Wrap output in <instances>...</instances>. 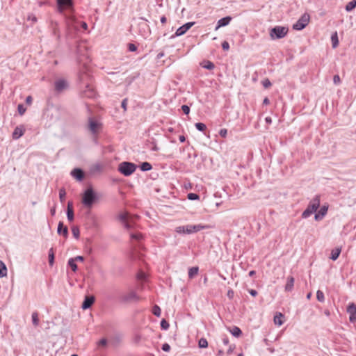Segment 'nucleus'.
<instances>
[{"mask_svg":"<svg viewBox=\"0 0 356 356\" xmlns=\"http://www.w3.org/2000/svg\"><path fill=\"white\" fill-rule=\"evenodd\" d=\"M49 28L51 30L52 35L56 37L58 41L60 39V32L58 28V23L53 19L50 20Z\"/></svg>","mask_w":356,"mask_h":356,"instance_id":"nucleus-11","label":"nucleus"},{"mask_svg":"<svg viewBox=\"0 0 356 356\" xmlns=\"http://www.w3.org/2000/svg\"><path fill=\"white\" fill-rule=\"evenodd\" d=\"M32 101H33V99H32V97L31 96H28L26 98V103L29 105H31V103H32Z\"/></svg>","mask_w":356,"mask_h":356,"instance_id":"nucleus-60","label":"nucleus"},{"mask_svg":"<svg viewBox=\"0 0 356 356\" xmlns=\"http://www.w3.org/2000/svg\"><path fill=\"white\" fill-rule=\"evenodd\" d=\"M128 49L129 51H136L137 50V47L133 43H129Z\"/></svg>","mask_w":356,"mask_h":356,"instance_id":"nucleus-50","label":"nucleus"},{"mask_svg":"<svg viewBox=\"0 0 356 356\" xmlns=\"http://www.w3.org/2000/svg\"><path fill=\"white\" fill-rule=\"evenodd\" d=\"M28 20L31 21L33 23H35L37 22V17L33 15H30L28 17Z\"/></svg>","mask_w":356,"mask_h":356,"instance_id":"nucleus-57","label":"nucleus"},{"mask_svg":"<svg viewBox=\"0 0 356 356\" xmlns=\"http://www.w3.org/2000/svg\"><path fill=\"white\" fill-rule=\"evenodd\" d=\"M331 41H332V45L333 48H336L339 45V40H338V35L337 32H334L331 35Z\"/></svg>","mask_w":356,"mask_h":356,"instance_id":"nucleus-27","label":"nucleus"},{"mask_svg":"<svg viewBox=\"0 0 356 356\" xmlns=\"http://www.w3.org/2000/svg\"><path fill=\"white\" fill-rule=\"evenodd\" d=\"M68 266L72 268L74 272L77 270V265L76 264V261L72 258H70L67 262Z\"/></svg>","mask_w":356,"mask_h":356,"instance_id":"nucleus-34","label":"nucleus"},{"mask_svg":"<svg viewBox=\"0 0 356 356\" xmlns=\"http://www.w3.org/2000/svg\"><path fill=\"white\" fill-rule=\"evenodd\" d=\"M222 341L224 345L227 346L229 344V339L228 337L225 334L222 336Z\"/></svg>","mask_w":356,"mask_h":356,"instance_id":"nucleus-56","label":"nucleus"},{"mask_svg":"<svg viewBox=\"0 0 356 356\" xmlns=\"http://www.w3.org/2000/svg\"><path fill=\"white\" fill-rule=\"evenodd\" d=\"M327 207L323 206L318 213L315 214L314 218L316 220H321L327 213Z\"/></svg>","mask_w":356,"mask_h":356,"instance_id":"nucleus-21","label":"nucleus"},{"mask_svg":"<svg viewBox=\"0 0 356 356\" xmlns=\"http://www.w3.org/2000/svg\"><path fill=\"white\" fill-rule=\"evenodd\" d=\"M195 127L200 131H204L207 129L206 124H204V123H202V122H197V123H195Z\"/></svg>","mask_w":356,"mask_h":356,"instance_id":"nucleus-39","label":"nucleus"},{"mask_svg":"<svg viewBox=\"0 0 356 356\" xmlns=\"http://www.w3.org/2000/svg\"><path fill=\"white\" fill-rule=\"evenodd\" d=\"M140 168L142 171H149L150 170H152V165L148 163V162H143L141 163V165H140Z\"/></svg>","mask_w":356,"mask_h":356,"instance_id":"nucleus-33","label":"nucleus"},{"mask_svg":"<svg viewBox=\"0 0 356 356\" xmlns=\"http://www.w3.org/2000/svg\"><path fill=\"white\" fill-rule=\"evenodd\" d=\"M169 323L165 319H162L161 321V327L162 330H166L169 328Z\"/></svg>","mask_w":356,"mask_h":356,"instance_id":"nucleus-42","label":"nucleus"},{"mask_svg":"<svg viewBox=\"0 0 356 356\" xmlns=\"http://www.w3.org/2000/svg\"><path fill=\"white\" fill-rule=\"evenodd\" d=\"M26 108L24 106L23 104H19L17 106V111L20 115H22L26 112Z\"/></svg>","mask_w":356,"mask_h":356,"instance_id":"nucleus-46","label":"nucleus"},{"mask_svg":"<svg viewBox=\"0 0 356 356\" xmlns=\"http://www.w3.org/2000/svg\"><path fill=\"white\" fill-rule=\"evenodd\" d=\"M181 110L184 112V114L188 115L190 113V108L187 105H182L181 106Z\"/></svg>","mask_w":356,"mask_h":356,"instance_id":"nucleus-49","label":"nucleus"},{"mask_svg":"<svg viewBox=\"0 0 356 356\" xmlns=\"http://www.w3.org/2000/svg\"><path fill=\"white\" fill-rule=\"evenodd\" d=\"M72 232L75 238L78 239L79 238L80 231L77 226H73L72 227Z\"/></svg>","mask_w":356,"mask_h":356,"instance_id":"nucleus-36","label":"nucleus"},{"mask_svg":"<svg viewBox=\"0 0 356 356\" xmlns=\"http://www.w3.org/2000/svg\"><path fill=\"white\" fill-rule=\"evenodd\" d=\"M119 219L120 220L124 223L126 221H127V213H121L120 214L119 216Z\"/></svg>","mask_w":356,"mask_h":356,"instance_id":"nucleus-47","label":"nucleus"},{"mask_svg":"<svg viewBox=\"0 0 356 356\" xmlns=\"http://www.w3.org/2000/svg\"><path fill=\"white\" fill-rule=\"evenodd\" d=\"M231 20H232V17L229 16H227V17L220 19L218 21L217 26L216 27V30H218L220 27L225 26L228 25L230 23Z\"/></svg>","mask_w":356,"mask_h":356,"instance_id":"nucleus-20","label":"nucleus"},{"mask_svg":"<svg viewBox=\"0 0 356 356\" xmlns=\"http://www.w3.org/2000/svg\"><path fill=\"white\" fill-rule=\"evenodd\" d=\"M86 90H84V95L88 97H93L95 95V92L92 88H90L88 83L86 84Z\"/></svg>","mask_w":356,"mask_h":356,"instance_id":"nucleus-23","label":"nucleus"},{"mask_svg":"<svg viewBox=\"0 0 356 356\" xmlns=\"http://www.w3.org/2000/svg\"><path fill=\"white\" fill-rule=\"evenodd\" d=\"M95 299L93 296H86V298L82 303L81 308L83 309H87L90 308L95 302Z\"/></svg>","mask_w":356,"mask_h":356,"instance_id":"nucleus-17","label":"nucleus"},{"mask_svg":"<svg viewBox=\"0 0 356 356\" xmlns=\"http://www.w3.org/2000/svg\"><path fill=\"white\" fill-rule=\"evenodd\" d=\"M32 318V323L34 325V327H38L39 325V317H38V313L37 312H34L32 313L31 315Z\"/></svg>","mask_w":356,"mask_h":356,"instance_id":"nucleus-29","label":"nucleus"},{"mask_svg":"<svg viewBox=\"0 0 356 356\" xmlns=\"http://www.w3.org/2000/svg\"><path fill=\"white\" fill-rule=\"evenodd\" d=\"M199 268L197 266H193L188 269V277L190 279L193 278L198 273Z\"/></svg>","mask_w":356,"mask_h":356,"instance_id":"nucleus-26","label":"nucleus"},{"mask_svg":"<svg viewBox=\"0 0 356 356\" xmlns=\"http://www.w3.org/2000/svg\"><path fill=\"white\" fill-rule=\"evenodd\" d=\"M231 334L236 337H238L241 335L242 331L241 330L236 326H234L232 329L229 330Z\"/></svg>","mask_w":356,"mask_h":356,"instance_id":"nucleus-28","label":"nucleus"},{"mask_svg":"<svg viewBox=\"0 0 356 356\" xmlns=\"http://www.w3.org/2000/svg\"><path fill=\"white\" fill-rule=\"evenodd\" d=\"M333 82L334 84L337 85L339 84L341 82L340 76L338 74H336L333 77Z\"/></svg>","mask_w":356,"mask_h":356,"instance_id":"nucleus-53","label":"nucleus"},{"mask_svg":"<svg viewBox=\"0 0 356 356\" xmlns=\"http://www.w3.org/2000/svg\"><path fill=\"white\" fill-rule=\"evenodd\" d=\"M57 10L60 13H63L65 9H72L73 7L72 0H56Z\"/></svg>","mask_w":356,"mask_h":356,"instance_id":"nucleus-8","label":"nucleus"},{"mask_svg":"<svg viewBox=\"0 0 356 356\" xmlns=\"http://www.w3.org/2000/svg\"><path fill=\"white\" fill-rule=\"evenodd\" d=\"M137 168V165L131 162L124 161L120 163L118 166L119 172L124 176H130Z\"/></svg>","mask_w":356,"mask_h":356,"instance_id":"nucleus-5","label":"nucleus"},{"mask_svg":"<svg viewBox=\"0 0 356 356\" xmlns=\"http://www.w3.org/2000/svg\"><path fill=\"white\" fill-rule=\"evenodd\" d=\"M310 16L308 13H304L300 19L293 25V29L297 31H301L309 24Z\"/></svg>","mask_w":356,"mask_h":356,"instance_id":"nucleus-7","label":"nucleus"},{"mask_svg":"<svg viewBox=\"0 0 356 356\" xmlns=\"http://www.w3.org/2000/svg\"><path fill=\"white\" fill-rule=\"evenodd\" d=\"M227 134V130L226 129H221L219 131V135L222 137L225 138Z\"/></svg>","mask_w":356,"mask_h":356,"instance_id":"nucleus-54","label":"nucleus"},{"mask_svg":"<svg viewBox=\"0 0 356 356\" xmlns=\"http://www.w3.org/2000/svg\"><path fill=\"white\" fill-rule=\"evenodd\" d=\"M235 348L234 345H230L228 350H227V354H231Z\"/></svg>","mask_w":356,"mask_h":356,"instance_id":"nucleus-61","label":"nucleus"},{"mask_svg":"<svg viewBox=\"0 0 356 356\" xmlns=\"http://www.w3.org/2000/svg\"><path fill=\"white\" fill-rule=\"evenodd\" d=\"M198 346L200 348H205L208 346V342H207V340L204 338H201L200 340H199V342H198Z\"/></svg>","mask_w":356,"mask_h":356,"instance_id":"nucleus-41","label":"nucleus"},{"mask_svg":"<svg viewBox=\"0 0 356 356\" xmlns=\"http://www.w3.org/2000/svg\"><path fill=\"white\" fill-rule=\"evenodd\" d=\"M249 293L252 296H256L257 295V291L254 289L249 290Z\"/></svg>","mask_w":356,"mask_h":356,"instance_id":"nucleus-62","label":"nucleus"},{"mask_svg":"<svg viewBox=\"0 0 356 356\" xmlns=\"http://www.w3.org/2000/svg\"><path fill=\"white\" fill-rule=\"evenodd\" d=\"M140 299L136 292L131 290L128 292L123 293L119 296V301L122 304H129L138 301Z\"/></svg>","mask_w":356,"mask_h":356,"instance_id":"nucleus-4","label":"nucleus"},{"mask_svg":"<svg viewBox=\"0 0 356 356\" xmlns=\"http://www.w3.org/2000/svg\"><path fill=\"white\" fill-rule=\"evenodd\" d=\"M234 292L232 289H229L228 291H227V297L229 298V299H232L234 298Z\"/></svg>","mask_w":356,"mask_h":356,"instance_id":"nucleus-58","label":"nucleus"},{"mask_svg":"<svg viewBox=\"0 0 356 356\" xmlns=\"http://www.w3.org/2000/svg\"><path fill=\"white\" fill-rule=\"evenodd\" d=\"M341 249L339 248H337L332 250L331 254H330V259L333 261H335L338 259L340 253H341Z\"/></svg>","mask_w":356,"mask_h":356,"instance_id":"nucleus-25","label":"nucleus"},{"mask_svg":"<svg viewBox=\"0 0 356 356\" xmlns=\"http://www.w3.org/2000/svg\"><path fill=\"white\" fill-rule=\"evenodd\" d=\"M294 285V278L292 276H289L287 277L286 284L285 285V291L287 292H290L293 290Z\"/></svg>","mask_w":356,"mask_h":356,"instance_id":"nucleus-22","label":"nucleus"},{"mask_svg":"<svg viewBox=\"0 0 356 356\" xmlns=\"http://www.w3.org/2000/svg\"><path fill=\"white\" fill-rule=\"evenodd\" d=\"M195 22H190L184 24L183 26L178 28L174 35L170 38H175L176 37L181 36L184 35L193 25Z\"/></svg>","mask_w":356,"mask_h":356,"instance_id":"nucleus-9","label":"nucleus"},{"mask_svg":"<svg viewBox=\"0 0 356 356\" xmlns=\"http://www.w3.org/2000/svg\"><path fill=\"white\" fill-rule=\"evenodd\" d=\"M72 259H74L75 261H84V257L83 256H76Z\"/></svg>","mask_w":356,"mask_h":356,"instance_id":"nucleus-59","label":"nucleus"},{"mask_svg":"<svg viewBox=\"0 0 356 356\" xmlns=\"http://www.w3.org/2000/svg\"><path fill=\"white\" fill-rule=\"evenodd\" d=\"M316 298L321 302H323L325 301L324 293H323V292L322 291H321V290H318L317 291V292H316Z\"/></svg>","mask_w":356,"mask_h":356,"instance_id":"nucleus-40","label":"nucleus"},{"mask_svg":"<svg viewBox=\"0 0 356 356\" xmlns=\"http://www.w3.org/2000/svg\"><path fill=\"white\" fill-rule=\"evenodd\" d=\"M161 348L165 352H169L170 350V346L168 343H165L162 345Z\"/></svg>","mask_w":356,"mask_h":356,"instance_id":"nucleus-51","label":"nucleus"},{"mask_svg":"<svg viewBox=\"0 0 356 356\" xmlns=\"http://www.w3.org/2000/svg\"><path fill=\"white\" fill-rule=\"evenodd\" d=\"M66 213H67V220L70 222H72L74 220V209H73V202L72 201H69L67 202Z\"/></svg>","mask_w":356,"mask_h":356,"instance_id":"nucleus-18","label":"nucleus"},{"mask_svg":"<svg viewBox=\"0 0 356 356\" xmlns=\"http://www.w3.org/2000/svg\"><path fill=\"white\" fill-rule=\"evenodd\" d=\"M207 228V226L202 225H187L186 226H179L176 228V232L179 234H187L197 232Z\"/></svg>","mask_w":356,"mask_h":356,"instance_id":"nucleus-3","label":"nucleus"},{"mask_svg":"<svg viewBox=\"0 0 356 356\" xmlns=\"http://www.w3.org/2000/svg\"><path fill=\"white\" fill-rule=\"evenodd\" d=\"M284 315L282 313H278L274 316V323L275 325H277L279 326L282 325L283 324V318Z\"/></svg>","mask_w":356,"mask_h":356,"instance_id":"nucleus-24","label":"nucleus"},{"mask_svg":"<svg viewBox=\"0 0 356 356\" xmlns=\"http://www.w3.org/2000/svg\"><path fill=\"white\" fill-rule=\"evenodd\" d=\"M131 239L140 241L143 238V235L140 233H133L131 234Z\"/></svg>","mask_w":356,"mask_h":356,"instance_id":"nucleus-44","label":"nucleus"},{"mask_svg":"<svg viewBox=\"0 0 356 356\" xmlns=\"http://www.w3.org/2000/svg\"><path fill=\"white\" fill-rule=\"evenodd\" d=\"M25 132V127L24 125H19L15 128L12 137L14 140H17L22 137Z\"/></svg>","mask_w":356,"mask_h":356,"instance_id":"nucleus-15","label":"nucleus"},{"mask_svg":"<svg viewBox=\"0 0 356 356\" xmlns=\"http://www.w3.org/2000/svg\"><path fill=\"white\" fill-rule=\"evenodd\" d=\"M102 170H103V165L99 163H96L92 167L91 170L92 172H100L102 171Z\"/></svg>","mask_w":356,"mask_h":356,"instance_id":"nucleus-37","label":"nucleus"},{"mask_svg":"<svg viewBox=\"0 0 356 356\" xmlns=\"http://www.w3.org/2000/svg\"><path fill=\"white\" fill-rule=\"evenodd\" d=\"M70 174L74 179L79 181L83 179L85 175L83 170L78 168L73 169Z\"/></svg>","mask_w":356,"mask_h":356,"instance_id":"nucleus-16","label":"nucleus"},{"mask_svg":"<svg viewBox=\"0 0 356 356\" xmlns=\"http://www.w3.org/2000/svg\"><path fill=\"white\" fill-rule=\"evenodd\" d=\"M124 224V226L126 229H129L131 228V225L129 224V222L128 221H126L125 222L123 223Z\"/></svg>","mask_w":356,"mask_h":356,"instance_id":"nucleus-63","label":"nucleus"},{"mask_svg":"<svg viewBox=\"0 0 356 356\" xmlns=\"http://www.w3.org/2000/svg\"><path fill=\"white\" fill-rule=\"evenodd\" d=\"M7 275V268L6 264L1 261V277Z\"/></svg>","mask_w":356,"mask_h":356,"instance_id":"nucleus-45","label":"nucleus"},{"mask_svg":"<svg viewBox=\"0 0 356 356\" xmlns=\"http://www.w3.org/2000/svg\"><path fill=\"white\" fill-rule=\"evenodd\" d=\"M356 8V0H352L345 7L347 12H350Z\"/></svg>","mask_w":356,"mask_h":356,"instance_id":"nucleus-30","label":"nucleus"},{"mask_svg":"<svg viewBox=\"0 0 356 356\" xmlns=\"http://www.w3.org/2000/svg\"><path fill=\"white\" fill-rule=\"evenodd\" d=\"M54 259H55L54 251V249L51 248L49 250V264L50 266H52L54 265Z\"/></svg>","mask_w":356,"mask_h":356,"instance_id":"nucleus-31","label":"nucleus"},{"mask_svg":"<svg viewBox=\"0 0 356 356\" xmlns=\"http://www.w3.org/2000/svg\"><path fill=\"white\" fill-rule=\"evenodd\" d=\"M66 191L64 188H61L59 190V199L61 202H63L65 200Z\"/></svg>","mask_w":356,"mask_h":356,"instance_id":"nucleus-38","label":"nucleus"},{"mask_svg":"<svg viewBox=\"0 0 356 356\" xmlns=\"http://www.w3.org/2000/svg\"><path fill=\"white\" fill-rule=\"evenodd\" d=\"M97 200V195L92 187H88L83 193L82 203L87 207H91Z\"/></svg>","mask_w":356,"mask_h":356,"instance_id":"nucleus-2","label":"nucleus"},{"mask_svg":"<svg viewBox=\"0 0 356 356\" xmlns=\"http://www.w3.org/2000/svg\"><path fill=\"white\" fill-rule=\"evenodd\" d=\"M347 312L349 314V320L351 323H356V305L352 302L347 307Z\"/></svg>","mask_w":356,"mask_h":356,"instance_id":"nucleus-13","label":"nucleus"},{"mask_svg":"<svg viewBox=\"0 0 356 356\" xmlns=\"http://www.w3.org/2000/svg\"><path fill=\"white\" fill-rule=\"evenodd\" d=\"M57 232L59 235H63L65 238L68 236V228L61 221L58 222Z\"/></svg>","mask_w":356,"mask_h":356,"instance_id":"nucleus-19","label":"nucleus"},{"mask_svg":"<svg viewBox=\"0 0 356 356\" xmlns=\"http://www.w3.org/2000/svg\"><path fill=\"white\" fill-rule=\"evenodd\" d=\"M287 33V28L281 26H276L270 29V36L272 39H281L284 38Z\"/></svg>","mask_w":356,"mask_h":356,"instance_id":"nucleus-6","label":"nucleus"},{"mask_svg":"<svg viewBox=\"0 0 356 356\" xmlns=\"http://www.w3.org/2000/svg\"><path fill=\"white\" fill-rule=\"evenodd\" d=\"M222 48L225 51H227L229 49V44L227 41H224L222 42Z\"/></svg>","mask_w":356,"mask_h":356,"instance_id":"nucleus-52","label":"nucleus"},{"mask_svg":"<svg viewBox=\"0 0 356 356\" xmlns=\"http://www.w3.org/2000/svg\"><path fill=\"white\" fill-rule=\"evenodd\" d=\"M152 314L157 317H159L161 316V308L157 305H155L152 307Z\"/></svg>","mask_w":356,"mask_h":356,"instance_id":"nucleus-35","label":"nucleus"},{"mask_svg":"<svg viewBox=\"0 0 356 356\" xmlns=\"http://www.w3.org/2000/svg\"><path fill=\"white\" fill-rule=\"evenodd\" d=\"M202 67L207 69V70H213L215 67L214 64L209 60H204L202 64Z\"/></svg>","mask_w":356,"mask_h":356,"instance_id":"nucleus-32","label":"nucleus"},{"mask_svg":"<svg viewBox=\"0 0 356 356\" xmlns=\"http://www.w3.org/2000/svg\"><path fill=\"white\" fill-rule=\"evenodd\" d=\"M107 345V339L105 338L102 339L98 342V346H106Z\"/></svg>","mask_w":356,"mask_h":356,"instance_id":"nucleus-55","label":"nucleus"},{"mask_svg":"<svg viewBox=\"0 0 356 356\" xmlns=\"http://www.w3.org/2000/svg\"><path fill=\"white\" fill-rule=\"evenodd\" d=\"M160 20L162 24H165L167 22V18L163 15L161 17Z\"/></svg>","mask_w":356,"mask_h":356,"instance_id":"nucleus-64","label":"nucleus"},{"mask_svg":"<svg viewBox=\"0 0 356 356\" xmlns=\"http://www.w3.org/2000/svg\"><path fill=\"white\" fill-rule=\"evenodd\" d=\"M88 122H89V129L91 131V133L92 134H97L99 129L102 127L101 123L98 122L97 121L94 120L92 118H89Z\"/></svg>","mask_w":356,"mask_h":356,"instance_id":"nucleus-14","label":"nucleus"},{"mask_svg":"<svg viewBox=\"0 0 356 356\" xmlns=\"http://www.w3.org/2000/svg\"><path fill=\"white\" fill-rule=\"evenodd\" d=\"M262 85L265 88H268L271 86V82L269 81V79H266L262 81Z\"/></svg>","mask_w":356,"mask_h":356,"instance_id":"nucleus-48","label":"nucleus"},{"mask_svg":"<svg viewBox=\"0 0 356 356\" xmlns=\"http://www.w3.org/2000/svg\"><path fill=\"white\" fill-rule=\"evenodd\" d=\"M55 90L60 92L68 88V83L64 79H59L54 83Z\"/></svg>","mask_w":356,"mask_h":356,"instance_id":"nucleus-12","label":"nucleus"},{"mask_svg":"<svg viewBox=\"0 0 356 356\" xmlns=\"http://www.w3.org/2000/svg\"><path fill=\"white\" fill-rule=\"evenodd\" d=\"M67 37H70L71 31L78 30L79 26L73 17H66Z\"/></svg>","mask_w":356,"mask_h":356,"instance_id":"nucleus-10","label":"nucleus"},{"mask_svg":"<svg viewBox=\"0 0 356 356\" xmlns=\"http://www.w3.org/2000/svg\"><path fill=\"white\" fill-rule=\"evenodd\" d=\"M187 197L190 200H197L200 199V196L197 193H188Z\"/></svg>","mask_w":356,"mask_h":356,"instance_id":"nucleus-43","label":"nucleus"},{"mask_svg":"<svg viewBox=\"0 0 356 356\" xmlns=\"http://www.w3.org/2000/svg\"><path fill=\"white\" fill-rule=\"evenodd\" d=\"M320 206V195H316L315 197L309 202L307 209L302 212V218H307L309 217L313 213L316 211L318 208Z\"/></svg>","mask_w":356,"mask_h":356,"instance_id":"nucleus-1","label":"nucleus"}]
</instances>
